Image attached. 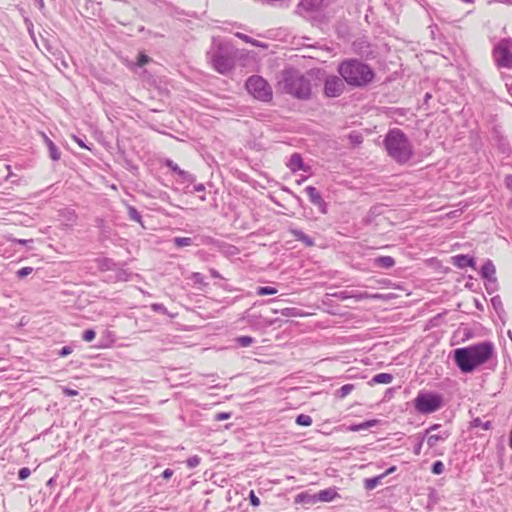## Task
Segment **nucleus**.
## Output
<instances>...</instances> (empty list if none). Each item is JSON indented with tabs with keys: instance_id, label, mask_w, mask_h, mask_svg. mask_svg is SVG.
I'll return each instance as SVG.
<instances>
[{
	"instance_id": "obj_1",
	"label": "nucleus",
	"mask_w": 512,
	"mask_h": 512,
	"mask_svg": "<svg viewBox=\"0 0 512 512\" xmlns=\"http://www.w3.org/2000/svg\"><path fill=\"white\" fill-rule=\"evenodd\" d=\"M316 76L313 72L301 73L296 70L286 69L279 79V89L298 100H307L315 86Z\"/></svg>"
},
{
	"instance_id": "obj_2",
	"label": "nucleus",
	"mask_w": 512,
	"mask_h": 512,
	"mask_svg": "<svg viewBox=\"0 0 512 512\" xmlns=\"http://www.w3.org/2000/svg\"><path fill=\"white\" fill-rule=\"evenodd\" d=\"M493 355V344L482 342L454 351V361L460 371L471 373L477 367L487 363Z\"/></svg>"
},
{
	"instance_id": "obj_3",
	"label": "nucleus",
	"mask_w": 512,
	"mask_h": 512,
	"mask_svg": "<svg viewBox=\"0 0 512 512\" xmlns=\"http://www.w3.org/2000/svg\"><path fill=\"white\" fill-rule=\"evenodd\" d=\"M342 81L352 88H363L374 81V70L359 60H347L338 65Z\"/></svg>"
},
{
	"instance_id": "obj_4",
	"label": "nucleus",
	"mask_w": 512,
	"mask_h": 512,
	"mask_svg": "<svg viewBox=\"0 0 512 512\" xmlns=\"http://www.w3.org/2000/svg\"><path fill=\"white\" fill-rule=\"evenodd\" d=\"M384 150L398 164H405L412 158L413 150L409 138L400 129H392L384 136Z\"/></svg>"
},
{
	"instance_id": "obj_5",
	"label": "nucleus",
	"mask_w": 512,
	"mask_h": 512,
	"mask_svg": "<svg viewBox=\"0 0 512 512\" xmlns=\"http://www.w3.org/2000/svg\"><path fill=\"white\" fill-rule=\"evenodd\" d=\"M227 46L219 43L213 47L208 57H210V65L216 73L227 75L234 69L235 57Z\"/></svg>"
},
{
	"instance_id": "obj_6",
	"label": "nucleus",
	"mask_w": 512,
	"mask_h": 512,
	"mask_svg": "<svg viewBox=\"0 0 512 512\" xmlns=\"http://www.w3.org/2000/svg\"><path fill=\"white\" fill-rule=\"evenodd\" d=\"M442 404L441 396L434 392H419L414 398V409L423 415L437 412Z\"/></svg>"
},
{
	"instance_id": "obj_7",
	"label": "nucleus",
	"mask_w": 512,
	"mask_h": 512,
	"mask_svg": "<svg viewBox=\"0 0 512 512\" xmlns=\"http://www.w3.org/2000/svg\"><path fill=\"white\" fill-rule=\"evenodd\" d=\"M246 90L258 101L268 102L272 99V89L262 76H249L248 80H246Z\"/></svg>"
},
{
	"instance_id": "obj_8",
	"label": "nucleus",
	"mask_w": 512,
	"mask_h": 512,
	"mask_svg": "<svg viewBox=\"0 0 512 512\" xmlns=\"http://www.w3.org/2000/svg\"><path fill=\"white\" fill-rule=\"evenodd\" d=\"M493 61L500 68L512 67V41L502 40L493 49Z\"/></svg>"
},
{
	"instance_id": "obj_9",
	"label": "nucleus",
	"mask_w": 512,
	"mask_h": 512,
	"mask_svg": "<svg viewBox=\"0 0 512 512\" xmlns=\"http://www.w3.org/2000/svg\"><path fill=\"white\" fill-rule=\"evenodd\" d=\"M336 75H328L323 79L322 94L326 98H337L344 92V84Z\"/></svg>"
},
{
	"instance_id": "obj_10",
	"label": "nucleus",
	"mask_w": 512,
	"mask_h": 512,
	"mask_svg": "<svg viewBox=\"0 0 512 512\" xmlns=\"http://www.w3.org/2000/svg\"><path fill=\"white\" fill-rule=\"evenodd\" d=\"M438 429H440L439 424H434L426 429V443L429 449H434L435 447H437L438 443H443L448 439V437H450V432H448L447 430L439 431L437 432V434H432L433 431H436Z\"/></svg>"
},
{
	"instance_id": "obj_11",
	"label": "nucleus",
	"mask_w": 512,
	"mask_h": 512,
	"mask_svg": "<svg viewBox=\"0 0 512 512\" xmlns=\"http://www.w3.org/2000/svg\"><path fill=\"white\" fill-rule=\"evenodd\" d=\"M305 194H307V197H309L310 203L314 204L315 207L320 209V212L323 214L326 213V204L323 201V198H321V195H319L318 190L314 186H307L305 188Z\"/></svg>"
},
{
	"instance_id": "obj_12",
	"label": "nucleus",
	"mask_w": 512,
	"mask_h": 512,
	"mask_svg": "<svg viewBox=\"0 0 512 512\" xmlns=\"http://www.w3.org/2000/svg\"><path fill=\"white\" fill-rule=\"evenodd\" d=\"M312 495H314V497L320 500V502L322 503H330L336 498H338V492H336V489L333 487L327 488L325 490H320L318 491V493Z\"/></svg>"
},
{
	"instance_id": "obj_13",
	"label": "nucleus",
	"mask_w": 512,
	"mask_h": 512,
	"mask_svg": "<svg viewBox=\"0 0 512 512\" xmlns=\"http://www.w3.org/2000/svg\"><path fill=\"white\" fill-rule=\"evenodd\" d=\"M452 260H454L455 267L459 269H464L466 267H475V261L473 260V258H470L467 255H458L452 258Z\"/></svg>"
},
{
	"instance_id": "obj_14",
	"label": "nucleus",
	"mask_w": 512,
	"mask_h": 512,
	"mask_svg": "<svg viewBox=\"0 0 512 512\" xmlns=\"http://www.w3.org/2000/svg\"><path fill=\"white\" fill-rule=\"evenodd\" d=\"M297 504L315 505L319 500L308 492H301L294 499Z\"/></svg>"
},
{
	"instance_id": "obj_15",
	"label": "nucleus",
	"mask_w": 512,
	"mask_h": 512,
	"mask_svg": "<svg viewBox=\"0 0 512 512\" xmlns=\"http://www.w3.org/2000/svg\"><path fill=\"white\" fill-rule=\"evenodd\" d=\"M287 167H289L290 170L292 171L305 170V167H303V160H301L299 154H294L290 156L289 163H287Z\"/></svg>"
},
{
	"instance_id": "obj_16",
	"label": "nucleus",
	"mask_w": 512,
	"mask_h": 512,
	"mask_svg": "<svg viewBox=\"0 0 512 512\" xmlns=\"http://www.w3.org/2000/svg\"><path fill=\"white\" fill-rule=\"evenodd\" d=\"M375 266L381 269H390L394 266V259L390 256H380L375 258Z\"/></svg>"
},
{
	"instance_id": "obj_17",
	"label": "nucleus",
	"mask_w": 512,
	"mask_h": 512,
	"mask_svg": "<svg viewBox=\"0 0 512 512\" xmlns=\"http://www.w3.org/2000/svg\"><path fill=\"white\" fill-rule=\"evenodd\" d=\"M494 275H496V269L491 261L485 262L482 266V276L485 279L494 281Z\"/></svg>"
},
{
	"instance_id": "obj_18",
	"label": "nucleus",
	"mask_w": 512,
	"mask_h": 512,
	"mask_svg": "<svg viewBox=\"0 0 512 512\" xmlns=\"http://www.w3.org/2000/svg\"><path fill=\"white\" fill-rule=\"evenodd\" d=\"M42 137L43 141H45L46 147H48V151H50L51 160H59V151L57 150L56 145L52 143V141L45 134H42Z\"/></svg>"
},
{
	"instance_id": "obj_19",
	"label": "nucleus",
	"mask_w": 512,
	"mask_h": 512,
	"mask_svg": "<svg viewBox=\"0 0 512 512\" xmlns=\"http://www.w3.org/2000/svg\"><path fill=\"white\" fill-rule=\"evenodd\" d=\"M378 423H379V420L373 419V420H369V421H366V422H363V423H360V424L352 425V426H350V428H348V430H350L352 432H359L361 430H365V429L374 427Z\"/></svg>"
},
{
	"instance_id": "obj_20",
	"label": "nucleus",
	"mask_w": 512,
	"mask_h": 512,
	"mask_svg": "<svg viewBox=\"0 0 512 512\" xmlns=\"http://www.w3.org/2000/svg\"><path fill=\"white\" fill-rule=\"evenodd\" d=\"M352 298H354L356 301H363L366 299L380 300L383 299L384 296L380 294H369L367 292H356V294L352 295Z\"/></svg>"
},
{
	"instance_id": "obj_21",
	"label": "nucleus",
	"mask_w": 512,
	"mask_h": 512,
	"mask_svg": "<svg viewBox=\"0 0 512 512\" xmlns=\"http://www.w3.org/2000/svg\"><path fill=\"white\" fill-rule=\"evenodd\" d=\"M371 383L374 384H390L392 383V375L388 373H379L371 379Z\"/></svg>"
},
{
	"instance_id": "obj_22",
	"label": "nucleus",
	"mask_w": 512,
	"mask_h": 512,
	"mask_svg": "<svg viewBox=\"0 0 512 512\" xmlns=\"http://www.w3.org/2000/svg\"><path fill=\"white\" fill-rule=\"evenodd\" d=\"M236 37H238L239 39H241V41L245 42V43H248L250 45H253L255 47H259V48H265V44H263L262 42L260 41H257V40H254V39H251L249 36L243 34V33H236Z\"/></svg>"
},
{
	"instance_id": "obj_23",
	"label": "nucleus",
	"mask_w": 512,
	"mask_h": 512,
	"mask_svg": "<svg viewBox=\"0 0 512 512\" xmlns=\"http://www.w3.org/2000/svg\"><path fill=\"white\" fill-rule=\"evenodd\" d=\"M383 478V476H377L370 479H365V482H363V484H365V489L368 491L375 489L379 483H381Z\"/></svg>"
},
{
	"instance_id": "obj_24",
	"label": "nucleus",
	"mask_w": 512,
	"mask_h": 512,
	"mask_svg": "<svg viewBox=\"0 0 512 512\" xmlns=\"http://www.w3.org/2000/svg\"><path fill=\"white\" fill-rule=\"evenodd\" d=\"M353 390H354V385L346 384L337 390V396H338V398L344 399L348 395H350L353 392Z\"/></svg>"
},
{
	"instance_id": "obj_25",
	"label": "nucleus",
	"mask_w": 512,
	"mask_h": 512,
	"mask_svg": "<svg viewBox=\"0 0 512 512\" xmlns=\"http://www.w3.org/2000/svg\"><path fill=\"white\" fill-rule=\"evenodd\" d=\"M173 244H175V246H177L178 248H182L192 245L193 241L191 240L190 237H177L173 239Z\"/></svg>"
},
{
	"instance_id": "obj_26",
	"label": "nucleus",
	"mask_w": 512,
	"mask_h": 512,
	"mask_svg": "<svg viewBox=\"0 0 512 512\" xmlns=\"http://www.w3.org/2000/svg\"><path fill=\"white\" fill-rule=\"evenodd\" d=\"M295 423L299 426L309 427L311 426V417L307 414H300L295 418Z\"/></svg>"
},
{
	"instance_id": "obj_27",
	"label": "nucleus",
	"mask_w": 512,
	"mask_h": 512,
	"mask_svg": "<svg viewBox=\"0 0 512 512\" xmlns=\"http://www.w3.org/2000/svg\"><path fill=\"white\" fill-rule=\"evenodd\" d=\"M276 293L277 289L269 286H261L256 290V294H258V296L275 295Z\"/></svg>"
},
{
	"instance_id": "obj_28",
	"label": "nucleus",
	"mask_w": 512,
	"mask_h": 512,
	"mask_svg": "<svg viewBox=\"0 0 512 512\" xmlns=\"http://www.w3.org/2000/svg\"><path fill=\"white\" fill-rule=\"evenodd\" d=\"M282 315L292 316V317H305L306 316L305 313H303L295 308H286V309L282 310Z\"/></svg>"
},
{
	"instance_id": "obj_29",
	"label": "nucleus",
	"mask_w": 512,
	"mask_h": 512,
	"mask_svg": "<svg viewBox=\"0 0 512 512\" xmlns=\"http://www.w3.org/2000/svg\"><path fill=\"white\" fill-rule=\"evenodd\" d=\"M236 343H238V345L241 347H248L252 345L253 338L250 336H241L236 338Z\"/></svg>"
},
{
	"instance_id": "obj_30",
	"label": "nucleus",
	"mask_w": 512,
	"mask_h": 512,
	"mask_svg": "<svg viewBox=\"0 0 512 512\" xmlns=\"http://www.w3.org/2000/svg\"><path fill=\"white\" fill-rule=\"evenodd\" d=\"M95 338V332L93 329H88L83 332V341L86 343H91Z\"/></svg>"
},
{
	"instance_id": "obj_31",
	"label": "nucleus",
	"mask_w": 512,
	"mask_h": 512,
	"mask_svg": "<svg viewBox=\"0 0 512 512\" xmlns=\"http://www.w3.org/2000/svg\"><path fill=\"white\" fill-rule=\"evenodd\" d=\"M443 469H445V467L443 466V463L440 462V461H436L434 462V464H432V473H434V475H439L441 473H443Z\"/></svg>"
},
{
	"instance_id": "obj_32",
	"label": "nucleus",
	"mask_w": 512,
	"mask_h": 512,
	"mask_svg": "<svg viewBox=\"0 0 512 512\" xmlns=\"http://www.w3.org/2000/svg\"><path fill=\"white\" fill-rule=\"evenodd\" d=\"M32 272H33L32 267H23L21 269H18L17 276H18V278H24L27 275H30Z\"/></svg>"
},
{
	"instance_id": "obj_33",
	"label": "nucleus",
	"mask_w": 512,
	"mask_h": 512,
	"mask_svg": "<svg viewBox=\"0 0 512 512\" xmlns=\"http://www.w3.org/2000/svg\"><path fill=\"white\" fill-rule=\"evenodd\" d=\"M129 218L134 222L140 223V214H138L137 209L132 206L129 207Z\"/></svg>"
},
{
	"instance_id": "obj_34",
	"label": "nucleus",
	"mask_w": 512,
	"mask_h": 512,
	"mask_svg": "<svg viewBox=\"0 0 512 512\" xmlns=\"http://www.w3.org/2000/svg\"><path fill=\"white\" fill-rule=\"evenodd\" d=\"M148 62H150V58L147 55L140 53L139 56H137V66L143 67Z\"/></svg>"
},
{
	"instance_id": "obj_35",
	"label": "nucleus",
	"mask_w": 512,
	"mask_h": 512,
	"mask_svg": "<svg viewBox=\"0 0 512 512\" xmlns=\"http://www.w3.org/2000/svg\"><path fill=\"white\" fill-rule=\"evenodd\" d=\"M249 503L254 507H258L260 505L259 497H257L253 491H249Z\"/></svg>"
},
{
	"instance_id": "obj_36",
	"label": "nucleus",
	"mask_w": 512,
	"mask_h": 512,
	"mask_svg": "<svg viewBox=\"0 0 512 512\" xmlns=\"http://www.w3.org/2000/svg\"><path fill=\"white\" fill-rule=\"evenodd\" d=\"M229 418H231L230 412H220V413L216 414V416H215L216 421H223V420H227Z\"/></svg>"
},
{
	"instance_id": "obj_37",
	"label": "nucleus",
	"mask_w": 512,
	"mask_h": 512,
	"mask_svg": "<svg viewBox=\"0 0 512 512\" xmlns=\"http://www.w3.org/2000/svg\"><path fill=\"white\" fill-rule=\"evenodd\" d=\"M198 465H199V457L194 456V457L188 458V460H187V466L188 467L195 468Z\"/></svg>"
},
{
	"instance_id": "obj_38",
	"label": "nucleus",
	"mask_w": 512,
	"mask_h": 512,
	"mask_svg": "<svg viewBox=\"0 0 512 512\" xmlns=\"http://www.w3.org/2000/svg\"><path fill=\"white\" fill-rule=\"evenodd\" d=\"M30 473L31 472H29L28 468H22L20 469V471H18V479L26 480L29 477Z\"/></svg>"
},
{
	"instance_id": "obj_39",
	"label": "nucleus",
	"mask_w": 512,
	"mask_h": 512,
	"mask_svg": "<svg viewBox=\"0 0 512 512\" xmlns=\"http://www.w3.org/2000/svg\"><path fill=\"white\" fill-rule=\"evenodd\" d=\"M295 237H297V239H299V240H301V241L305 242V244H307V245H309V246L313 245V242L310 240V238H309V237H307V236H305V235H304V234H302V233H297V234H295Z\"/></svg>"
},
{
	"instance_id": "obj_40",
	"label": "nucleus",
	"mask_w": 512,
	"mask_h": 512,
	"mask_svg": "<svg viewBox=\"0 0 512 512\" xmlns=\"http://www.w3.org/2000/svg\"><path fill=\"white\" fill-rule=\"evenodd\" d=\"M72 349L68 346L61 348L60 356L65 357L71 355Z\"/></svg>"
},
{
	"instance_id": "obj_41",
	"label": "nucleus",
	"mask_w": 512,
	"mask_h": 512,
	"mask_svg": "<svg viewBox=\"0 0 512 512\" xmlns=\"http://www.w3.org/2000/svg\"><path fill=\"white\" fill-rule=\"evenodd\" d=\"M63 393H65V395L68 397H74L77 395V391L69 388H63Z\"/></svg>"
},
{
	"instance_id": "obj_42",
	"label": "nucleus",
	"mask_w": 512,
	"mask_h": 512,
	"mask_svg": "<svg viewBox=\"0 0 512 512\" xmlns=\"http://www.w3.org/2000/svg\"><path fill=\"white\" fill-rule=\"evenodd\" d=\"M172 476H173V471L170 469H166V470H164V472H162V477H164L165 480H168Z\"/></svg>"
},
{
	"instance_id": "obj_43",
	"label": "nucleus",
	"mask_w": 512,
	"mask_h": 512,
	"mask_svg": "<svg viewBox=\"0 0 512 512\" xmlns=\"http://www.w3.org/2000/svg\"><path fill=\"white\" fill-rule=\"evenodd\" d=\"M394 471H395V466L389 467V469L384 471V473H382L380 476L386 477V476L394 473Z\"/></svg>"
},
{
	"instance_id": "obj_44",
	"label": "nucleus",
	"mask_w": 512,
	"mask_h": 512,
	"mask_svg": "<svg viewBox=\"0 0 512 512\" xmlns=\"http://www.w3.org/2000/svg\"><path fill=\"white\" fill-rule=\"evenodd\" d=\"M73 140H74V142H76V144H78L79 147L87 149V146H85V144L82 142V140L78 139L75 136H73Z\"/></svg>"
},
{
	"instance_id": "obj_45",
	"label": "nucleus",
	"mask_w": 512,
	"mask_h": 512,
	"mask_svg": "<svg viewBox=\"0 0 512 512\" xmlns=\"http://www.w3.org/2000/svg\"><path fill=\"white\" fill-rule=\"evenodd\" d=\"M167 166L172 168L173 171H178V166H176V164H174L171 160L167 161Z\"/></svg>"
},
{
	"instance_id": "obj_46",
	"label": "nucleus",
	"mask_w": 512,
	"mask_h": 512,
	"mask_svg": "<svg viewBox=\"0 0 512 512\" xmlns=\"http://www.w3.org/2000/svg\"><path fill=\"white\" fill-rule=\"evenodd\" d=\"M422 449V442L417 444L416 448H414V454L420 455V450Z\"/></svg>"
},
{
	"instance_id": "obj_47",
	"label": "nucleus",
	"mask_w": 512,
	"mask_h": 512,
	"mask_svg": "<svg viewBox=\"0 0 512 512\" xmlns=\"http://www.w3.org/2000/svg\"><path fill=\"white\" fill-rule=\"evenodd\" d=\"M193 279H195V282L201 281V274L193 273Z\"/></svg>"
},
{
	"instance_id": "obj_48",
	"label": "nucleus",
	"mask_w": 512,
	"mask_h": 512,
	"mask_svg": "<svg viewBox=\"0 0 512 512\" xmlns=\"http://www.w3.org/2000/svg\"><path fill=\"white\" fill-rule=\"evenodd\" d=\"M15 242H17L20 245H25L26 243L31 242V240L17 239V240H15Z\"/></svg>"
},
{
	"instance_id": "obj_49",
	"label": "nucleus",
	"mask_w": 512,
	"mask_h": 512,
	"mask_svg": "<svg viewBox=\"0 0 512 512\" xmlns=\"http://www.w3.org/2000/svg\"><path fill=\"white\" fill-rule=\"evenodd\" d=\"M211 276L218 278L219 274H217L216 270H211Z\"/></svg>"
},
{
	"instance_id": "obj_50",
	"label": "nucleus",
	"mask_w": 512,
	"mask_h": 512,
	"mask_svg": "<svg viewBox=\"0 0 512 512\" xmlns=\"http://www.w3.org/2000/svg\"><path fill=\"white\" fill-rule=\"evenodd\" d=\"M160 308H161L160 305H157V304L152 305V309H154V310H159Z\"/></svg>"
},
{
	"instance_id": "obj_51",
	"label": "nucleus",
	"mask_w": 512,
	"mask_h": 512,
	"mask_svg": "<svg viewBox=\"0 0 512 512\" xmlns=\"http://www.w3.org/2000/svg\"><path fill=\"white\" fill-rule=\"evenodd\" d=\"M483 429H489V422L485 423V425H482Z\"/></svg>"
},
{
	"instance_id": "obj_52",
	"label": "nucleus",
	"mask_w": 512,
	"mask_h": 512,
	"mask_svg": "<svg viewBox=\"0 0 512 512\" xmlns=\"http://www.w3.org/2000/svg\"><path fill=\"white\" fill-rule=\"evenodd\" d=\"M460 1H463L464 3H473V0H460Z\"/></svg>"
},
{
	"instance_id": "obj_53",
	"label": "nucleus",
	"mask_w": 512,
	"mask_h": 512,
	"mask_svg": "<svg viewBox=\"0 0 512 512\" xmlns=\"http://www.w3.org/2000/svg\"><path fill=\"white\" fill-rule=\"evenodd\" d=\"M510 447H511V450H512V429H511Z\"/></svg>"
},
{
	"instance_id": "obj_54",
	"label": "nucleus",
	"mask_w": 512,
	"mask_h": 512,
	"mask_svg": "<svg viewBox=\"0 0 512 512\" xmlns=\"http://www.w3.org/2000/svg\"><path fill=\"white\" fill-rule=\"evenodd\" d=\"M6 371V368H0V372Z\"/></svg>"
},
{
	"instance_id": "obj_55",
	"label": "nucleus",
	"mask_w": 512,
	"mask_h": 512,
	"mask_svg": "<svg viewBox=\"0 0 512 512\" xmlns=\"http://www.w3.org/2000/svg\"><path fill=\"white\" fill-rule=\"evenodd\" d=\"M38 3L43 6V0L38 1Z\"/></svg>"
}]
</instances>
